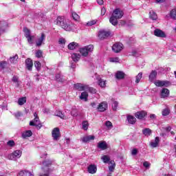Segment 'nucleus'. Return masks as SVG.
<instances>
[{"label":"nucleus","instance_id":"c9c22d12","mask_svg":"<svg viewBox=\"0 0 176 176\" xmlns=\"http://www.w3.org/2000/svg\"><path fill=\"white\" fill-rule=\"evenodd\" d=\"M27 102V97H22L19 98L18 100V104L19 105H24Z\"/></svg>","mask_w":176,"mask_h":176},{"label":"nucleus","instance_id":"2eb2a0df","mask_svg":"<svg viewBox=\"0 0 176 176\" xmlns=\"http://www.w3.org/2000/svg\"><path fill=\"white\" fill-rule=\"evenodd\" d=\"M46 35L45 33H41V37L38 39L37 42H36V45L39 47L42 46V43H43V41H45Z\"/></svg>","mask_w":176,"mask_h":176},{"label":"nucleus","instance_id":"bf43d9fd","mask_svg":"<svg viewBox=\"0 0 176 176\" xmlns=\"http://www.w3.org/2000/svg\"><path fill=\"white\" fill-rule=\"evenodd\" d=\"M137 153H138V149L137 148H133L131 151V155L133 156H135V155H137Z\"/></svg>","mask_w":176,"mask_h":176},{"label":"nucleus","instance_id":"72a5a7b5","mask_svg":"<svg viewBox=\"0 0 176 176\" xmlns=\"http://www.w3.org/2000/svg\"><path fill=\"white\" fill-rule=\"evenodd\" d=\"M56 116H58V118H60V119H67V117H65V115H64V113H63L62 111H56Z\"/></svg>","mask_w":176,"mask_h":176},{"label":"nucleus","instance_id":"4c0bfd02","mask_svg":"<svg viewBox=\"0 0 176 176\" xmlns=\"http://www.w3.org/2000/svg\"><path fill=\"white\" fill-rule=\"evenodd\" d=\"M142 133L144 135H151V134H152V130H151L149 128H146L142 130Z\"/></svg>","mask_w":176,"mask_h":176},{"label":"nucleus","instance_id":"e433bc0d","mask_svg":"<svg viewBox=\"0 0 176 176\" xmlns=\"http://www.w3.org/2000/svg\"><path fill=\"white\" fill-rule=\"evenodd\" d=\"M87 97H89V94H87L86 91H84L81 94L80 98V100H85V101H87Z\"/></svg>","mask_w":176,"mask_h":176},{"label":"nucleus","instance_id":"8fccbe9b","mask_svg":"<svg viewBox=\"0 0 176 176\" xmlns=\"http://www.w3.org/2000/svg\"><path fill=\"white\" fill-rule=\"evenodd\" d=\"M7 66H8V62L0 61V68H2V69H5V68H6Z\"/></svg>","mask_w":176,"mask_h":176},{"label":"nucleus","instance_id":"864d4df0","mask_svg":"<svg viewBox=\"0 0 176 176\" xmlns=\"http://www.w3.org/2000/svg\"><path fill=\"white\" fill-rule=\"evenodd\" d=\"M96 23H97V21L92 20V21H88L87 23V25L91 27V25H94V24H96Z\"/></svg>","mask_w":176,"mask_h":176},{"label":"nucleus","instance_id":"c03bdc74","mask_svg":"<svg viewBox=\"0 0 176 176\" xmlns=\"http://www.w3.org/2000/svg\"><path fill=\"white\" fill-rule=\"evenodd\" d=\"M170 16L173 20H176V8L173 9L170 12Z\"/></svg>","mask_w":176,"mask_h":176},{"label":"nucleus","instance_id":"f3484780","mask_svg":"<svg viewBox=\"0 0 176 176\" xmlns=\"http://www.w3.org/2000/svg\"><path fill=\"white\" fill-rule=\"evenodd\" d=\"M89 174H96L97 173V166L95 164H91L87 168Z\"/></svg>","mask_w":176,"mask_h":176},{"label":"nucleus","instance_id":"58836bf2","mask_svg":"<svg viewBox=\"0 0 176 176\" xmlns=\"http://www.w3.org/2000/svg\"><path fill=\"white\" fill-rule=\"evenodd\" d=\"M111 166H109V170L111 173L115 170V167H116V164H115V161L110 162Z\"/></svg>","mask_w":176,"mask_h":176},{"label":"nucleus","instance_id":"ddd939ff","mask_svg":"<svg viewBox=\"0 0 176 176\" xmlns=\"http://www.w3.org/2000/svg\"><path fill=\"white\" fill-rule=\"evenodd\" d=\"M97 146L99 149H101L102 151H105L106 149H108V144L105 141L99 142Z\"/></svg>","mask_w":176,"mask_h":176},{"label":"nucleus","instance_id":"5fc2aeb1","mask_svg":"<svg viewBox=\"0 0 176 176\" xmlns=\"http://www.w3.org/2000/svg\"><path fill=\"white\" fill-rule=\"evenodd\" d=\"M7 145L8 146L13 147V146H14V145H16V143H14V142L13 140H10L7 142Z\"/></svg>","mask_w":176,"mask_h":176},{"label":"nucleus","instance_id":"f03ea898","mask_svg":"<svg viewBox=\"0 0 176 176\" xmlns=\"http://www.w3.org/2000/svg\"><path fill=\"white\" fill-rule=\"evenodd\" d=\"M93 50H94V46L93 45H89L80 48L79 52L82 57H87L89 56V53H91Z\"/></svg>","mask_w":176,"mask_h":176},{"label":"nucleus","instance_id":"dca6fc26","mask_svg":"<svg viewBox=\"0 0 176 176\" xmlns=\"http://www.w3.org/2000/svg\"><path fill=\"white\" fill-rule=\"evenodd\" d=\"M50 175V168H42L39 173V176H49Z\"/></svg>","mask_w":176,"mask_h":176},{"label":"nucleus","instance_id":"774afa93","mask_svg":"<svg viewBox=\"0 0 176 176\" xmlns=\"http://www.w3.org/2000/svg\"><path fill=\"white\" fill-rule=\"evenodd\" d=\"M97 3H98V5H103L104 0H97Z\"/></svg>","mask_w":176,"mask_h":176},{"label":"nucleus","instance_id":"c85d7f7f","mask_svg":"<svg viewBox=\"0 0 176 176\" xmlns=\"http://www.w3.org/2000/svg\"><path fill=\"white\" fill-rule=\"evenodd\" d=\"M149 17L151 20L156 21L157 20V14L155 11H150Z\"/></svg>","mask_w":176,"mask_h":176},{"label":"nucleus","instance_id":"69168bd1","mask_svg":"<svg viewBox=\"0 0 176 176\" xmlns=\"http://www.w3.org/2000/svg\"><path fill=\"white\" fill-rule=\"evenodd\" d=\"M119 60V58H111V59H110V61L111 62V63H118V60Z\"/></svg>","mask_w":176,"mask_h":176},{"label":"nucleus","instance_id":"b1692460","mask_svg":"<svg viewBox=\"0 0 176 176\" xmlns=\"http://www.w3.org/2000/svg\"><path fill=\"white\" fill-rule=\"evenodd\" d=\"M159 142H160V139H159V137H156L155 139V142H151L150 143V145L153 148H157V146L159 145Z\"/></svg>","mask_w":176,"mask_h":176},{"label":"nucleus","instance_id":"4468645a","mask_svg":"<svg viewBox=\"0 0 176 176\" xmlns=\"http://www.w3.org/2000/svg\"><path fill=\"white\" fill-rule=\"evenodd\" d=\"M86 87H87V85H83L80 83L74 84V89L78 91H83L86 90Z\"/></svg>","mask_w":176,"mask_h":176},{"label":"nucleus","instance_id":"7c9ffc66","mask_svg":"<svg viewBox=\"0 0 176 176\" xmlns=\"http://www.w3.org/2000/svg\"><path fill=\"white\" fill-rule=\"evenodd\" d=\"M53 164V162L50 160H45L43 162V166L44 167H50Z\"/></svg>","mask_w":176,"mask_h":176},{"label":"nucleus","instance_id":"f704fd0d","mask_svg":"<svg viewBox=\"0 0 176 176\" xmlns=\"http://www.w3.org/2000/svg\"><path fill=\"white\" fill-rule=\"evenodd\" d=\"M23 152L20 150H16L14 151L12 154V156H14V157H21V154Z\"/></svg>","mask_w":176,"mask_h":176},{"label":"nucleus","instance_id":"f257e3e1","mask_svg":"<svg viewBox=\"0 0 176 176\" xmlns=\"http://www.w3.org/2000/svg\"><path fill=\"white\" fill-rule=\"evenodd\" d=\"M56 24L61 27L65 31H72V26L67 23L64 16H58L56 19Z\"/></svg>","mask_w":176,"mask_h":176},{"label":"nucleus","instance_id":"412c9836","mask_svg":"<svg viewBox=\"0 0 176 176\" xmlns=\"http://www.w3.org/2000/svg\"><path fill=\"white\" fill-rule=\"evenodd\" d=\"M156 76H157V72H156V70L151 71L150 75L148 76V79L150 82H153Z\"/></svg>","mask_w":176,"mask_h":176},{"label":"nucleus","instance_id":"603ef678","mask_svg":"<svg viewBox=\"0 0 176 176\" xmlns=\"http://www.w3.org/2000/svg\"><path fill=\"white\" fill-rule=\"evenodd\" d=\"M72 16L74 20H75L76 21H78V20H79V15H78L76 12H72Z\"/></svg>","mask_w":176,"mask_h":176},{"label":"nucleus","instance_id":"a18cd8bd","mask_svg":"<svg viewBox=\"0 0 176 176\" xmlns=\"http://www.w3.org/2000/svg\"><path fill=\"white\" fill-rule=\"evenodd\" d=\"M170 109L166 108L162 110V113L163 116H167L170 115Z\"/></svg>","mask_w":176,"mask_h":176},{"label":"nucleus","instance_id":"4d7b16f0","mask_svg":"<svg viewBox=\"0 0 176 176\" xmlns=\"http://www.w3.org/2000/svg\"><path fill=\"white\" fill-rule=\"evenodd\" d=\"M104 124L106 127H108L109 129L113 127L112 122L111 121H107Z\"/></svg>","mask_w":176,"mask_h":176},{"label":"nucleus","instance_id":"473e14b6","mask_svg":"<svg viewBox=\"0 0 176 176\" xmlns=\"http://www.w3.org/2000/svg\"><path fill=\"white\" fill-rule=\"evenodd\" d=\"M30 126H34L38 129V130H41L42 129V124L41 122H38V124H35L34 121H30Z\"/></svg>","mask_w":176,"mask_h":176},{"label":"nucleus","instance_id":"79ce46f5","mask_svg":"<svg viewBox=\"0 0 176 176\" xmlns=\"http://www.w3.org/2000/svg\"><path fill=\"white\" fill-rule=\"evenodd\" d=\"M34 65L37 71H41V67H42V64H41V62L38 60L34 61Z\"/></svg>","mask_w":176,"mask_h":176},{"label":"nucleus","instance_id":"aec40b11","mask_svg":"<svg viewBox=\"0 0 176 176\" xmlns=\"http://www.w3.org/2000/svg\"><path fill=\"white\" fill-rule=\"evenodd\" d=\"M96 137L94 135H88L85 136L82 138V142H90V141H93L95 140Z\"/></svg>","mask_w":176,"mask_h":176},{"label":"nucleus","instance_id":"5701e85b","mask_svg":"<svg viewBox=\"0 0 176 176\" xmlns=\"http://www.w3.org/2000/svg\"><path fill=\"white\" fill-rule=\"evenodd\" d=\"M125 76L126 74H124V72L120 71L117 72L116 74V78L119 80H120V79H124Z\"/></svg>","mask_w":176,"mask_h":176},{"label":"nucleus","instance_id":"39448f33","mask_svg":"<svg viewBox=\"0 0 176 176\" xmlns=\"http://www.w3.org/2000/svg\"><path fill=\"white\" fill-rule=\"evenodd\" d=\"M109 36H112V33L111 31H105L100 30L98 33L99 39H107V38H109Z\"/></svg>","mask_w":176,"mask_h":176},{"label":"nucleus","instance_id":"0e129e2a","mask_svg":"<svg viewBox=\"0 0 176 176\" xmlns=\"http://www.w3.org/2000/svg\"><path fill=\"white\" fill-rule=\"evenodd\" d=\"M143 166L144 167H146V168H148L151 166V164L146 161L143 163Z\"/></svg>","mask_w":176,"mask_h":176},{"label":"nucleus","instance_id":"a211bd4d","mask_svg":"<svg viewBox=\"0 0 176 176\" xmlns=\"http://www.w3.org/2000/svg\"><path fill=\"white\" fill-rule=\"evenodd\" d=\"M126 119L129 124H135V123L137 122V118H135V117H134L133 116L128 115L126 116Z\"/></svg>","mask_w":176,"mask_h":176},{"label":"nucleus","instance_id":"a19ab883","mask_svg":"<svg viewBox=\"0 0 176 176\" xmlns=\"http://www.w3.org/2000/svg\"><path fill=\"white\" fill-rule=\"evenodd\" d=\"M155 86H157V87H163L164 86V80H157L155 82Z\"/></svg>","mask_w":176,"mask_h":176},{"label":"nucleus","instance_id":"6ab92c4d","mask_svg":"<svg viewBox=\"0 0 176 176\" xmlns=\"http://www.w3.org/2000/svg\"><path fill=\"white\" fill-rule=\"evenodd\" d=\"M67 47L69 50H75V49L79 47V44L76 42H72L67 45Z\"/></svg>","mask_w":176,"mask_h":176},{"label":"nucleus","instance_id":"f8f14e48","mask_svg":"<svg viewBox=\"0 0 176 176\" xmlns=\"http://www.w3.org/2000/svg\"><path fill=\"white\" fill-rule=\"evenodd\" d=\"M168 96H170V90L167 88H163L160 94L161 98H166Z\"/></svg>","mask_w":176,"mask_h":176},{"label":"nucleus","instance_id":"2f4dec72","mask_svg":"<svg viewBox=\"0 0 176 176\" xmlns=\"http://www.w3.org/2000/svg\"><path fill=\"white\" fill-rule=\"evenodd\" d=\"M98 84L102 88L107 87V81L100 78L98 81Z\"/></svg>","mask_w":176,"mask_h":176},{"label":"nucleus","instance_id":"c756f323","mask_svg":"<svg viewBox=\"0 0 176 176\" xmlns=\"http://www.w3.org/2000/svg\"><path fill=\"white\" fill-rule=\"evenodd\" d=\"M18 176H34L33 175L31 174L30 172H28L27 170H21L19 173Z\"/></svg>","mask_w":176,"mask_h":176},{"label":"nucleus","instance_id":"9b49d317","mask_svg":"<svg viewBox=\"0 0 176 176\" xmlns=\"http://www.w3.org/2000/svg\"><path fill=\"white\" fill-rule=\"evenodd\" d=\"M25 67L28 71H31L32 69V67H34V62L32 59L28 58L25 60Z\"/></svg>","mask_w":176,"mask_h":176},{"label":"nucleus","instance_id":"20e7f679","mask_svg":"<svg viewBox=\"0 0 176 176\" xmlns=\"http://www.w3.org/2000/svg\"><path fill=\"white\" fill-rule=\"evenodd\" d=\"M124 47V46L122 43L117 42L113 45L112 50L113 52H114V53H120Z\"/></svg>","mask_w":176,"mask_h":176},{"label":"nucleus","instance_id":"a878e982","mask_svg":"<svg viewBox=\"0 0 176 176\" xmlns=\"http://www.w3.org/2000/svg\"><path fill=\"white\" fill-rule=\"evenodd\" d=\"M55 79L56 82H58L59 83H63V82H65V78L61 77L60 74H58L55 76Z\"/></svg>","mask_w":176,"mask_h":176},{"label":"nucleus","instance_id":"49530a36","mask_svg":"<svg viewBox=\"0 0 176 176\" xmlns=\"http://www.w3.org/2000/svg\"><path fill=\"white\" fill-rule=\"evenodd\" d=\"M142 78V72H140L135 77V83H140Z\"/></svg>","mask_w":176,"mask_h":176},{"label":"nucleus","instance_id":"e2e57ef3","mask_svg":"<svg viewBox=\"0 0 176 176\" xmlns=\"http://www.w3.org/2000/svg\"><path fill=\"white\" fill-rule=\"evenodd\" d=\"M105 13H107V10L105 9L104 7L102 8L101 9V15L104 16Z\"/></svg>","mask_w":176,"mask_h":176},{"label":"nucleus","instance_id":"052dcab7","mask_svg":"<svg viewBox=\"0 0 176 176\" xmlns=\"http://www.w3.org/2000/svg\"><path fill=\"white\" fill-rule=\"evenodd\" d=\"M58 42L60 45H65V38H60Z\"/></svg>","mask_w":176,"mask_h":176},{"label":"nucleus","instance_id":"0eeeda50","mask_svg":"<svg viewBox=\"0 0 176 176\" xmlns=\"http://www.w3.org/2000/svg\"><path fill=\"white\" fill-rule=\"evenodd\" d=\"M25 36L28 39V43L32 44L34 39V36H31V31L28 28H25L24 29Z\"/></svg>","mask_w":176,"mask_h":176},{"label":"nucleus","instance_id":"6e6552de","mask_svg":"<svg viewBox=\"0 0 176 176\" xmlns=\"http://www.w3.org/2000/svg\"><path fill=\"white\" fill-rule=\"evenodd\" d=\"M107 109H108V103L107 102H100L97 107L98 112H105Z\"/></svg>","mask_w":176,"mask_h":176},{"label":"nucleus","instance_id":"423d86ee","mask_svg":"<svg viewBox=\"0 0 176 176\" xmlns=\"http://www.w3.org/2000/svg\"><path fill=\"white\" fill-rule=\"evenodd\" d=\"M148 112L145 111H138L135 113V118L139 119L140 120H144L147 116Z\"/></svg>","mask_w":176,"mask_h":176},{"label":"nucleus","instance_id":"9d476101","mask_svg":"<svg viewBox=\"0 0 176 176\" xmlns=\"http://www.w3.org/2000/svg\"><path fill=\"white\" fill-rule=\"evenodd\" d=\"M155 36H157L158 38H166V33L163 32V30L160 29H155L154 30Z\"/></svg>","mask_w":176,"mask_h":176},{"label":"nucleus","instance_id":"bb28decb","mask_svg":"<svg viewBox=\"0 0 176 176\" xmlns=\"http://www.w3.org/2000/svg\"><path fill=\"white\" fill-rule=\"evenodd\" d=\"M85 90L91 93V94H96L97 93V89L96 88L89 87V85H87Z\"/></svg>","mask_w":176,"mask_h":176},{"label":"nucleus","instance_id":"37998d69","mask_svg":"<svg viewBox=\"0 0 176 176\" xmlns=\"http://www.w3.org/2000/svg\"><path fill=\"white\" fill-rule=\"evenodd\" d=\"M35 56L37 58H41L43 57V52L41 50H38L36 52Z\"/></svg>","mask_w":176,"mask_h":176},{"label":"nucleus","instance_id":"09e8293b","mask_svg":"<svg viewBox=\"0 0 176 176\" xmlns=\"http://www.w3.org/2000/svg\"><path fill=\"white\" fill-rule=\"evenodd\" d=\"M101 160H102V162H104V163H108V162L111 160V158H110L109 156H108V155H103V156L101 157Z\"/></svg>","mask_w":176,"mask_h":176},{"label":"nucleus","instance_id":"13d9d810","mask_svg":"<svg viewBox=\"0 0 176 176\" xmlns=\"http://www.w3.org/2000/svg\"><path fill=\"white\" fill-rule=\"evenodd\" d=\"M164 86L168 87V86H171V82L168 80H164Z\"/></svg>","mask_w":176,"mask_h":176},{"label":"nucleus","instance_id":"4be33fe9","mask_svg":"<svg viewBox=\"0 0 176 176\" xmlns=\"http://www.w3.org/2000/svg\"><path fill=\"white\" fill-rule=\"evenodd\" d=\"M30 137H32V131L28 130L22 133V138L25 139Z\"/></svg>","mask_w":176,"mask_h":176},{"label":"nucleus","instance_id":"393cba45","mask_svg":"<svg viewBox=\"0 0 176 176\" xmlns=\"http://www.w3.org/2000/svg\"><path fill=\"white\" fill-rule=\"evenodd\" d=\"M119 18H116V16H113V15H111V16L109 19V22L112 25H118V20Z\"/></svg>","mask_w":176,"mask_h":176},{"label":"nucleus","instance_id":"3c124183","mask_svg":"<svg viewBox=\"0 0 176 176\" xmlns=\"http://www.w3.org/2000/svg\"><path fill=\"white\" fill-rule=\"evenodd\" d=\"M118 105H119V102H118V101L113 100V102L112 104L113 111H117Z\"/></svg>","mask_w":176,"mask_h":176},{"label":"nucleus","instance_id":"de8ad7c7","mask_svg":"<svg viewBox=\"0 0 176 176\" xmlns=\"http://www.w3.org/2000/svg\"><path fill=\"white\" fill-rule=\"evenodd\" d=\"M89 129V122L88 121H83L82 122V129L87 131Z\"/></svg>","mask_w":176,"mask_h":176},{"label":"nucleus","instance_id":"338daca9","mask_svg":"<svg viewBox=\"0 0 176 176\" xmlns=\"http://www.w3.org/2000/svg\"><path fill=\"white\" fill-rule=\"evenodd\" d=\"M43 113H50V109H43Z\"/></svg>","mask_w":176,"mask_h":176},{"label":"nucleus","instance_id":"6e6d98bb","mask_svg":"<svg viewBox=\"0 0 176 176\" xmlns=\"http://www.w3.org/2000/svg\"><path fill=\"white\" fill-rule=\"evenodd\" d=\"M12 81L14 82V83H19V76H14L12 77Z\"/></svg>","mask_w":176,"mask_h":176},{"label":"nucleus","instance_id":"1a4fd4ad","mask_svg":"<svg viewBox=\"0 0 176 176\" xmlns=\"http://www.w3.org/2000/svg\"><path fill=\"white\" fill-rule=\"evenodd\" d=\"M123 11L120 8H116L113 12L112 16L119 19L123 17Z\"/></svg>","mask_w":176,"mask_h":176},{"label":"nucleus","instance_id":"ea45409f","mask_svg":"<svg viewBox=\"0 0 176 176\" xmlns=\"http://www.w3.org/2000/svg\"><path fill=\"white\" fill-rule=\"evenodd\" d=\"M19 58V56L16 54L14 56H11L10 58V61L12 63V64H15V63H17V59Z\"/></svg>","mask_w":176,"mask_h":176},{"label":"nucleus","instance_id":"680f3d73","mask_svg":"<svg viewBox=\"0 0 176 176\" xmlns=\"http://www.w3.org/2000/svg\"><path fill=\"white\" fill-rule=\"evenodd\" d=\"M32 122H34V123L36 124L40 123L41 121H39V117H36L33 120H32Z\"/></svg>","mask_w":176,"mask_h":176},{"label":"nucleus","instance_id":"cd10ccee","mask_svg":"<svg viewBox=\"0 0 176 176\" xmlns=\"http://www.w3.org/2000/svg\"><path fill=\"white\" fill-rule=\"evenodd\" d=\"M72 58L73 60V61H74L75 63L78 62L79 60H80V54H77V53H74L72 55Z\"/></svg>","mask_w":176,"mask_h":176},{"label":"nucleus","instance_id":"7ed1b4c3","mask_svg":"<svg viewBox=\"0 0 176 176\" xmlns=\"http://www.w3.org/2000/svg\"><path fill=\"white\" fill-rule=\"evenodd\" d=\"M52 135L54 141H58L60 137H61V133L60 132V128L56 127L52 131Z\"/></svg>","mask_w":176,"mask_h":176}]
</instances>
